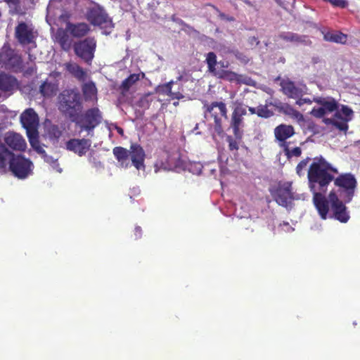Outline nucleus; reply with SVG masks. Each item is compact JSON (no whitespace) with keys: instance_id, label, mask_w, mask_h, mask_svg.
<instances>
[{"instance_id":"obj_31","label":"nucleus","mask_w":360,"mask_h":360,"mask_svg":"<svg viewBox=\"0 0 360 360\" xmlns=\"http://www.w3.org/2000/svg\"><path fill=\"white\" fill-rule=\"evenodd\" d=\"M323 38L327 41L345 44L347 42V36L340 32H328L324 34Z\"/></svg>"},{"instance_id":"obj_47","label":"nucleus","mask_w":360,"mask_h":360,"mask_svg":"<svg viewBox=\"0 0 360 360\" xmlns=\"http://www.w3.org/2000/svg\"><path fill=\"white\" fill-rule=\"evenodd\" d=\"M288 103H283L280 101L269 102V105L275 107L279 112L283 113Z\"/></svg>"},{"instance_id":"obj_13","label":"nucleus","mask_w":360,"mask_h":360,"mask_svg":"<svg viewBox=\"0 0 360 360\" xmlns=\"http://www.w3.org/2000/svg\"><path fill=\"white\" fill-rule=\"evenodd\" d=\"M0 63L14 72L21 71L23 68L22 57L11 49L0 51Z\"/></svg>"},{"instance_id":"obj_30","label":"nucleus","mask_w":360,"mask_h":360,"mask_svg":"<svg viewBox=\"0 0 360 360\" xmlns=\"http://www.w3.org/2000/svg\"><path fill=\"white\" fill-rule=\"evenodd\" d=\"M58 90V85L48 81L44 82L40 86L39 91L44 97L55 96Z\"/></svg>"},{"instance_id":"obj_44","label":"nucleus","mask_w":360,"mask_h":360,"mask_svg":"<svg viewBox=\"0 0 360 360\" xmlns=\"http://www.w3.org/2000/svg\"><path fill=\"white\" fill-rule=\"evenodd\" d=\"M237 139H234L231 136H228L226 138V141L229 143V149L230 150H238V143L236 141Z\"/></svg>"},{"instance_id":"obj_3","label":"nucleus","mask_w":360,"mask_h":360,"mask_svg":"<svg viewBox=\"0 0 360 360\" xmlns=\"http://www.w3.org/2000/svg\"><path fill=\"white\" fill-rule=\"evenodd\" d=\"M205 117H209L213 119L214 122L211 124L214 132L212 134L213 138L215 134L219 136H223L224 131L222 127L221 117L227 118V108L226 104L222 101H214L210 103H205L203 106Z\"/></svg>"},{"instance_id":"obj_39","label":"nucleus","mask_w":360,"mask_h":360,"mask_svg":"<svg viewBox=\"0 0 360 360\" xmlns=\"http://www.w3.org/2000/svg\"><path fill=\"white\" fill-rule=\"evenodd\" d=\"M29 141L32 147L39 153L41 154L43 157L46 156V151L43 148L42 146H40L39 141V133L34 136L28 138Z\"/></svg>"},{"instance_id":"obj_27","label":"nucleus","mask_w":360,"mask_h":360,"mask_svg":"<svg viewBox=\"0 0 360 360\" xmlns=\"http://www.w3.org/2000/svg\"><path fill=\"white\" fill-rule=\"evenodd\" d=\"M314 102L321 105L327 112H332L338 110V103L332 97H318L314 98Z\"/></svg>"},{"instance_id":"obj_17","label":"nucleus","mask_w":360,"mask_h":360,"mask_svg":"<svg viewBox=\"0 0 360 360\" xmlns=\"http://www.w3.org/2000/svg\"><path fill=\"white\" fill-rule=\"evenodd\" d=\"M276 140L279 143V146L283 147L285 144H290L287 139L292 137L295 134V129L292 125L281 124L278 125L274 131Z\"/></svg>"},{"instance_id":"obj_1","label":"nucleus","mask_w":360,"mask_h":360,"mask_svg":"<svg viewBox=\"0 0 360 360\" xmlns=\"http://www.w3.org/2000/svg\"><path fill=\"white\" fill-rule=\"evenodd\" d=\"M339 173L323 156L313 158L307 171L309 188L311 192H326L328 186L333 181L334 175Z\"/></svg>"},{"instance_id":"obj_48","label":"nucleus","mask_w":360,"mask_h":360,"mask_svg":"<svg viewBox=\"0 0 360 360\" xmlns=\"http://www.w3.org/2000/svg\"><path fill=\"white\" fill-rule=\"evenodd\" d=\"M341 113L345 116L344 119H352L353 110L347 105H342L341 108Z\"/></svg>"},{"instance_id":"obj_60","label":"nucleus","mask_w":360,"mask_h":360,"mask_svg":"<svg viewBox=\"0 0 360 360\" xmlns=\"http://www.w3.org/2000/svg\"><path fill=\"white\" fill-rule=\"evenodd\" d=\"M284 224H285V225H286V226H288V225H289V224H288V222L284 223Z\"/></svg>"},{"instance_id":"obj_38","label":"nucleus","mask_w":360,"mask_h":360,"mask_svg":"<svg viewBox=\"0 0 360 360\" xmlns=\"http://www.w3.org/2000/svg\"><path fill=\"white\" fill-rule=\"evenodd\" d=\"M215 76L221 79H227L229 81L238 80V74L236 72L224 70H219V72L216 73Z\"/></svg>"},{"instance_id":"obj_26","label":"nucleus","mask_w":360,"mask_h":360,"mask_svg":"<svg viewBox=\"0 0 360 360\" xmlns=\"http://www.w3.org/2000/svg\"><path fill=\"white\" fill-rule=\"evenodd\" d=\"M82 91L86 101H97V88L94 82L89 81L82 86Z\"/></svg>"},{"instance_id":"obj_58","label":"nucleus","mask_w":360,"mask_h":360,"mask_svg":"<svg viewBox=\"0 0 360 360\" xmlns=\"http://www.w3.org/2000/svg\"><path fill=\"white\" fill-rule=\"evenodd\" d=\"M117 132L120 134H123V129L122 128H117Z\"/></svg>"},{"instance_id":"obj_21","label":"nucleus","mask_w":360,"mask_h":360,"mask_svg":"<svg viewBox=\"0 0 360 360\" xmlns=\"http://www.w3.org/2000/svg\"><path fill=\"white\" fill-rule=\"evenodd\" d=\"M17 79L9 74L0 72V91L3 92H12L18 88Z\"/></svg>"},{"instance_id":"obj_4","label":"nucleus","mask_w":360,"mask_h":360,"mask_svg":"<svg viewBox=\"0 0 360 360\" xmlns=\"http://www.w3.org/2000/svg\"><path fill=\"white\" fill-rule=\"evenodd\" d=\"M86 18L92 25L98 26L105 34H110L114 28L112 18L103 7L98 4L88 8Z\"/></svg>"},{"instance_id":"obj_40","label":"nucleus","mask_w":360,"mask_h":360,"mask_svg":"<svg viewBox=\"0 0 360 360\" xmlns=\"http://www.w3.org/2000/svg\"><path fill=\"white\" fill-rule=\"evenodd\" d=\"M151 94H144L139 101L138 105L142 108H148L152 100L150 98Z\"/></svg>"},{"instance_id":"obj_18","label":"nucleus","mask_w":360,"mask_h":360,"mask_svg":"<svg viewBox=\"0 0 360 360\" xmlns=\"http://www.w3.org/2000/svg\"><path fill=\"white\" fill-rule=\"evenodd\" d=\"M15 37L21 44H30L35 38L32 29L24 22H20L15 27Z\"/></svg>"},{"instance_id":"obj_22","label":"nucleus","mask_w":360,"mask_h":360,"mask_svg":"<svg viewBox=\"0 0 360 360\" xmlns=\"http://www.w3.org/2000/svg\"><path fill=\"white\" fill-rule=\"evenodd\" d=\"M6 143L12 149L24 150L26 148V142L18 134L9 133L5 138Z\"/></svg>"},{"instance_id":"obj_10","label":"nucleus","mask_w":360,"mask_h":360,"mask_svg":"<svg viewBox=\"0 0 360 360\" xmlns=\"http://www.w3.org/2000/svg\"><path fill=\"white\" fill-rule=\"evenodd\" d=\"M33 164L21 155H12L9 161V169L18 179H25L32 174Z\"/></svg>"},{"instance_id":"obj_57","label":"nucleus","mask_w":360,"mask_h":360,"mask_svg":"<svg viewBox=\"0 0 360 360\" xmlns=\"http://www.w3.org/2000/svg\"><path fill=\"white\" fill-rule=\"evenodd\" d=\"M28 57H29V60L32 62H33L34 60H35V56H34L33 55L30 54V53H28Z\"/></svg>"},{"instance_id":"obj_37","label":"nucleus","mask_w":360,"mask_h":360,"mask_svg":"<svg viewBox=\"0 0 360 360\" xmlns=\"http://www.w3.org/2000/svg\"><path fill=\"white\" fill-rule=\"evenodd\" d=\"M289 145L290 144H285L284 146L281 147L288 159H290L292 157L298 158L302 155V149L300 147H295L292 149H290Z\"/></svg>"},{"instance_id":"obj_34","label":"nucleus","mask_w":360,"mask_h":360,"mask_svg":"<svg viewBox=\"0 0 360 360\" xmlns=\"http://www.w3.org/2000/svg\"><path fill=\"white\" fill-rule=\"evenodd\" d=\"M206 63L207 65L208 70L213 75H216V73L219 72L215 68L217 64V56L214 52H209L206 56Z\"/></svg>"},{"instance_id":"obj_59","label":"nucleus","mask_w":360,"mask_h":360,"mask_svg":"<svg viewBox=\"0 0 360 360\" xmlns=\"http://www.w3.org/2000/svg\"><path fill=\"white\" fill-rule=\"evenodd\" d=\"M182 79V76H179L178 78H177V80L178 81H180Z\"/></svg>"},{"instance_id":"obj_49","label":"nucleus","mask_w":360,"mask_h":360,"mask_svg":"<svg viewBox=\"0 0 360 360\" xmlns=\"http://www.w3.org/2000/svg\"><path fill=\"white\" fill-rule=\"evenodd\" d=\"M248 44L252 46H257L259 44V40L256 37H250L248 39Z\"/></svg>"},{"instance_id":"obj_36","label":"nucleus","mask_w":360,"mask_h":360,"mask_svg":"<svg viewBox=\"0 0 360 360\" xmlns=\"http://www.w3.org/2000/svg\"><path fill=\"white\" fill-rule=\"evenodd\" d=\"M283 114L296 120L298 122L304 121L303 115L288 104L285 106Z\"/></svg>"},{"instance_id":"obj_52","label":"nucleus","mask_w":360,"mask_h":360,"mask_svg":"<svg viewBox=\"0 0 360 360\" xmlns=\"http://www.w3.org/2000/svg\"><path fill=\"white\" fill-rule=\"evenodd\" d=\"M335 121V120L332 119V118H323V123L326 124V125L334 126Z\"/></svg>"},{"instance_id":"obj_9","label":"nucleus","mask_w":360,"mask_h":360,"mask_svg":"<svg viewBox=\"0 0 360 360\" xmlns=\"http://www.w3.org/2000/svg\"><path fill=\"white\" fill-rule=\"evenodd\" d=\"M274 200L281 206L288 207L294 200L292 183L279 181L276 186L270 189Z\"/></svg>"},{"instance_id":"obj_33","label":"nucleus","mask_w":360,"mask_h":360,"mask_svg":"<svg viewBox=\"0 0 360 360\" xmlns=\"http://www.w3.org/2000/svg\"><path fill=\"white\" fill-rule=\"evenodd\" d=\"M112 153L116 160L120 162L122 165L128 160L129 156V150L121 146L115 147L112 150Z\"/></svg>"},{"instance_id":"obj_23","label":"nucleus","mask_w":360,"mask_h":360,"mask_svg":"<svg viewBox=\"0 0 360 360\" xmlns=\"http://www.w3.org/2000/svg\"><path fill=\"white\" fill-rule=\"evenodd\" d=\"M278 37L286 42H290L295 44H307L310 41L305 35H300L292 32H282Z\"/></svg>"},{"instance_id":"obj_53","label":"nucleus","mask_w":360,"mask_h":360,"mask_svg":"<svg viewBox=\"0 0 360 360\" xmlns=\"http://www.w3.org/2000/svg\"><path fill=\"white\" fill-rule=\"evenodd\" d=\"M8 5L18 6L20 4V0H4Z\"/></svg>"},{"instance_id":"obj_5","label":"nucleus","mask_w":360,"mask_h":360,"mask_svg":"<svg viewBox=\"0 0 360 360\" xmlns=\"http://www.w3.org/2000/svg\"><path fill=\"white\" fill-rule=\"evenodd\" d=\"M333 181L338 188V190L335 191L337 194H340V197L345 203L350 202L357 187V181L354 175L352 173L341 174L336 178L334 177Z\"/></svg>"},{"instance_id":"obj_6","label":"nucleus","mask_w":360,"mask_h":360,"mask_svg":"<svg viewBox=\"0 0 360 360\" xmlns=\"http://www.w3.org/2000/svg\"><path fill=\"white\" fill-rule=\"evenodd\" d=\"M246 105L238 101L233 102L229 126L232 129L235 139L241 140L245 126L244 116L247 115Z\"/></svg>"},{"instance_id":"obj_16","label":"nucleus","mask_w":360,"mask_h":360,"mask_svg":"<svg viewBox=\"0 0 360 360\" xmlns=\"http://www.w3.org/2000/svg\"><path fill=\"white\" fill-rule=\"evenodd\" d=\"M311 193H313V202L319 214L322 219H326L330 205L329 198H326L323 194L325 192L315 191Z\"/></svg>"},{"instance_id":"obj_46","label":"nucleus","mask_w":360,"mask_h":360,"mask_svg":"<svg viewBox=\"0 0 360 360\" xmlns=\"http://www.w3.org/2000/svg\"><path fill=\"white\" fill-rule=\"evenodd\" d=\"M49 134L50 136L57 139L60 137V136L61 135V132L59 130L58 126L52 125L49 129Z\"/></svg>"},{"instance_id":"obj_29","label":"nucleus","mask_w":360,"mask_h":360,"mask_svg":"<svg viewBox=\"0 0 360 360\" xmlns=\"http://www.w3.org/2000/svg\"><path fill=\"white\" fill-rule=\"evenodd\" d=\"M12 155H13V153L10 151L5 145L0 143V171H5Z\"/></svg>"},{"instance_id":"obj_35","label":"nucleus","mask_w":360,"mask_h":360,"mask_svg":"<svg viewBox=\"0 0 360 360\" xmlns=\"http://www.w3.org/2000/svg\"><path fill=\"white\" fill-rule=\"evenodd\" d=\"M269 102L266 101V103L265 105H259L257 107V115L259 117L267 119L269 117H271L274 115V112L269 109Z\"/></svg>"},{"instance_id":"obj_45","label":"nucleus","mask_w":360,"mask_h":360,"mask_svg":"<svg viewBox=\"0 0 360 360\" xmlns=\"http://www.w3.org/2000/svg\"><path fill=\"white\" fill-rule=\"evenodd\" d=\"M311 114L315 117L321 118L326 114V112L321 106L318 108H314L311 112Z\"/></svg>"},{"instance_id":"obj_51","label":"nucleus","mask_w":360,"mask_h":360,"mask_svg":"<svg viewBox=\"0 0 360 360\" xmlns=\"http://www.w3.org/2000/svg\"><path fill=\"white\" fill-rule=\"evenodd\" d=\"M311 101L309 98H300L296 101V103L299 105H302L304 103H311Z\"/></svg>"},{"instance_id":"obj_14","label":"nucleus","mask_w":360,"mask_h":360,"mask_svg":"<svg viewBox=\"0 0 360 360\" xmlns=\"http://www.w3.org/2000/svg\"><path fill=\"white\" fill-rule=\"evenodd\" d=\"M180 166V158L177 154L165 152L154 164L155 172L174 170Z\"/></svg>"},{"instance_id":"obj_54","label":"nucleus","mask_w":360,"mask_h":360,"mask_svg":"<svg viewBox=\"0 0 360 360\" xmlns=\"http://www.w3.org/2000/svg\"><path fill=\"white\" fill-rule=\"evenodd\" d=\"M334 117L341 120L344 119L341 115V112L340 111L335 112V113L334 114Z\"/></svg>"},{"instance_id":"obj_11","label":"nucleus","mask_w":360,"mask_h":360,"mask_svg":"<svg viewBox=\"0 0 360 360\" xmlns=\"http://www.w3.org/2000/svg\"><path fill=\"white\" fill-rule=\"evenodd\" d=\"M328 198L333 217L341 223H347L350 216L345 205V201L339 198L335 189L330 191Z\"/></svg>"},{"instance_id":"obj_32","label":"nucleus","mask_w":360,"mask_h":360,"mask_svg":"<svg viewBox=\"0 0 360 360\" xmlns=\"http://www.w3.org/2000/svg\"><path fill=\"white\" fill-rule=\"evenodd\" d=\"M283 93L290 98H296L299 94L298 89L292 82H283L281 83Z\"/></svg>"},{"instance_id":"obj_2","label":"nucleus","mask_w":360,"mask_h":360,"mask_svg":"<svg viewBox=\"0 0 360 360\" xmlns=\"http://www.w3.org/2000/svg\"><path fill=\"white\" fill-rule=\"evenodd\" d=\"M60 112L72 122L76 121L83 108L79 92L75 89H65L58 97Z\"/></svg>"},{"instance_id":"obj_50","label":"nucleus","mask_w":360,"mask_h":360,"mask_svg":"<svg viewBox=\"0 0 360 360\" xmlns=\"http://www.w3.org/2000/svg\"><path fill=\"white\" fill-rule=\"evenodd\" d=\"M142 235V229L140 226H136L134 229V236L135 239L141 238Z\"/></svg>"},{"instance_id":"obj_56","label":"nucleus","mask_w":360,"mask_h":360,"mask_svg":"<svg viewBox=\"0 0 360 360\" xmlns=\"http://www.w3.org/2000/svg\"><path fill=\"white\" fill-rule=\"evenodd\" d=\"M248 110H249V112H250L251 115H255V114L257 115V108L249 107L248 108Z\"/></svg>"},{"instance_id":"obj_8","label":"nucleus","mask_w":360,"mask_h":360,"mask_svg":"<svg viewBox=\"0 0 360 360\" xmlns=\"http://www.w3.org/2000/svg\"><path fill=\"white\" fill-rule=\"evenodd\" d=\"M102 112L98 108H91L86 110L83 115H77L76 121H73L81 130L88 132L92 131L94 128L102 122Z\"/></svg>"},{"instance_id":"obj_7","label":"nucleus","mask_w":360,"mask_h":360,"mask_svg":"<svg viewBox=\"0 0 360 360\" xmlns=\"http://www.w3.org/2000/svg\"><path fill=\"white\" fill-rule=\"evenodd\" d=\"M96 46V39L94 37H88L74 42L73 50L78 58L87 65H91L94 58Z\"/></svg>"},{"instance_id":"obj_20","label":"nucleus","mask_w":360,"mask_h":360,"mask_svg":"<svg viewBox=\"0 0 360 360\" xmlns=\"http://www.w3.org/2000/svg\"><path fill=\"white\" fill-rule=\"evenodd\" d=\"M129 155L132 165L136 169L139 170L145 167L144 160L146 154L143 148L138 143H131L130 146Z\"/></svg>"},{"instance_id":"obj_28","label":"nucleus","mask_w":360,"mask_h":360,"mask_svg":"<svg viewBox=\"0 0 360 360\" xmlns=\"http://www.w3.org/2000/svg\"><path fill=\"white\" fill-rule=\"evenodd\" d=\"M65 69L78 80H84L86 75V72L78 64L75 63H68L65 64Z\"/></svg>"},{"instance_id":"obj_25","label":"nucleus","mask_w":360,"mask_h":360,"mask_svg":"<svg viewBox=\"0 0 360 360\" xmlns=\"http://www.w3.org/2000/svg\"><path fill=\"white\" fill-rule=\"evenodd\" d=\"M145 77V73L141 72L139 73L131 74L125 79H124L120 84L119 89L122 95L127 93L130 88L134 85L137 82Z\"/></svg>"},{"instance_id":"obj_24","label":"nucleus","mask_w":360,"mask_h":360,"mask_svg":"<svg viewBox=\"0 0 360 360\" xmlns=\"http://www.w3.org/2000/svg\"><path fill=\"white\" fill-rule=\"evenodd\" d=\"M56 41L60 45V48L68 52L71 48H73V40L70 36L68 32L63 30H58L56 35Z\"/></svg>"},{"instance_id":"obj_19","label":"nucleus","mask_w":360,"mask_h":360,"mask_svg":"<svg viewBox=\"0 0 360 360\" xmlns=\"http://www.w3.org/2000/svg\"><path fill=\"white\" fill-rule=\"evenodd\" d=\"M66 31L72 37L82 39L86 37L90 32V26L86 22H71L66 23Z\"/></svg>"},{"instance_id":"obj_12","label":"nucleus","mask_w":360,"mask_h":360,"mask_svg":"<svg viewBox=\"0 0 360 360\" xmlns=\"http://www.w3.org/2000/svg\"><path fill=\"white\" fill-rule=\"evenodd\" d=\"M20 122L26 129L27 138L34 137L39 133V117L34 109H26L20 115Z\"/></svg>"},{"instance_id":"obj_15","label":"nucleus","mask_w":360,"mask_h":360,"mask_svg":"<svg viewBox=\"0 0 360 360\" xmlns=\"http://www.w3.org/2000/svg\"><path fill=\"white\" fill-rule=\"evenodd\" d=\"M66 149L79 157L84 156L91 146V141L87 139H71L65 143Z\"/></svg>"},{"instance_id":"obj_55","label":"nucleus","mask_w":360,"mask_h":360,"mask_svg":"<svg viewBox=\"0 0 360 360\" xmlns=\"http://www.w3.org/2000/svg\"><path fill=\"white\" fill-rule=\"evenodd\" d=\"M219 64L221 65V68H227L229 65V63L227 61H220V62H219Z\"/></svg>"},{"instance_id":"obj_43","label":"nucleus","mask_w":360,"mask_h":360,"mask_svg":"<svg viewBox=\"0 0 360 360\" xmlns=\"http://www.w3.org/2000/svg\"><path fill=\"white\" fill-rule=\"evenodd\" d=\"M173 82L170 81L166 84H165L162 86V90L164 93H165L167 95L172 96L173 98H177L179 99L180 97L178 96H174V94L172 91V87Z\"/></svg>"},{"instance_id":"obj_42","label":"nucleus","mask_w":360,"mask_h":360,"mask_svg":"<svg viewBox=\"0 0 360 360\" xmlns=\"http://www.w3.org/2000/svg\"><path fill=\"white\" fill-rule=\"evenodd\" d=\"M350 119H343L341 121L335 120L334 123V127L338 129L340 131L346 132L349 128V126L347 122Z\"/></svg>"},{"instance_id":"obj_41","label":"nucleus","mask_w":360,"mask_h":360,"mask_svg":"<svg viewBox=\"0 0 360 360\" xmlns=\"http://www.w3.org/2000/svg\"><path fill=\"white\" fill-rule=\"evenodd\" d=\"M310 158H307L302 160H301L296 167V173L299 176H302L304 175V170L306 169L309 160Z\"/></svg>"}]
</instances>
